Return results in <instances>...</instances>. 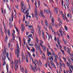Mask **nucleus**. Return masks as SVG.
<instances>
[{"instance_id":"46","label":"nucleus","mask_w":73,"mask_h":73,"mask_svg":"<svg viewBox=\"0 0 73 73\" xmlns=\"http://www.w3.org/2000/svg\"><path fill=\"white\" fill-rule=\"evenodd\" d=\"M21 56H22V57L24 56V53H23V52H22Z\"/></svg>"},{"instance_id":"23","label":"nucleus","mask_w":73,"mask_h":73,"mask_svg":"<svg viewBox=\"0 0 73 73\" xmlns=\"http://www.w3.org/2000/svg\"><path fill=\"white\" fill-rule=\"evenodd\" d=\"M45 24L46 26V27H48V22L47 21H46V20H45Z\"/></svg>"},{"instance_id":"62","label":"nucleus","mask_w":73,"mask_h":73,"mask_svg":"<svg viewBox=\"0 0 73 73\" xmlns=\"http://www.w3.org/2000/svg\"><path fill=\"white\" fill-rule=\"evenodd\" d=\"M28 54H29V57H30L31 56V53H30L29 52H27Z\"/></svg>"},{"instance_id":"11","label":"nucleus","mask_w":73,"mask_h":73,"mask_svg":"<svg viewBox=\"0 0 73 73\" xmlns=\"http://www.w3.org/2000/svg\"><path fill=\"white\" fill-rule=\"evenodd\" d=\"M35 17L36 18L37 20H38V17H37V11H35Z\"/></svg>"},{"instance_id":"27","label":"nucleus","mask_w":73,"mask_h":73,"mask_svg":"<svg viewBox=\"0 0 73 73\" xmlns=\"http://www.w3.org/2000/svg\"><path fill=\"white\" fill-rule=\"evenodd\" d=\"M10 46H11V43H10V42H9L8 43V48H10Z\"/></svg>"},{"instance_id":"50","label":"nucleus","mask_w":73,"mask_h":73,"mask_svg":"<svg viewBox=\"0 0 73 73\" xmlns=\"http://www.w3.org/2000/svg\"><path fill=\"white\" fill-rule=\"evenodd\" d=\"M13 40V41H15V37H13V39H11V40Z\"/></svg>"},{"instance_id":"41","label":"nucleus","mask_w":73,"mask_h":73,"mask_svg":"<svg viewBox=\"0 0 73 73\" xmlns=\"http://www.w3.org/2000/svg\"><path fill=\"white\" fill-rule=\"evenodd\" d=\"M15 28L17 30V32H19V29H18V28H17V27H15Z\"/></svg>"},{"instance_id":"26","label":"nucleus","mask_w":73,"mask_h":73,"mask_svg":"<svg viewBox=\"0 0 73 73\" xmlns=\"http://www.w3.org/2000/svg\"><path fill=\"white\" fill-rule=\"evenodd\" d=\"M28 56L26 55V59L27 62H28Z\"/></svg>"},{"instance_id":"33","label":"nucleus","mask_w":73,"mask_h":73,"mask_svg":"<svg viewBox=\"0 0 73 73\" xmlns=\"http://www.w3.org/2000/svg\"><path fill=\"white\" fill-rule=\"evenodd\" d=\"M9 25L10 27V28L12 27V23L11 22H10L9 23Z\"/></svg>"},{"instance_id":"16","label":"nucleus","mask_w":73,"mask_h":73,"mask_svg":"<svg viewBox=\"0 0 73 73\" xmlns=\"http://www.w3.org/2000/svg\"><path fill=\"white\" fill-rule=\"evenodd\" d=\"M5 58H6V57L5 56L2 57V61H5Z\"/></svg>"},{"instance_id":"63","label":"nucleus","mask_w":73,"mask_h":73,"mask_svg":"<svg viewBox=\"0 0 73 73\" xmlns=\"http://www.w3.org/2000/svg\"><path fill=\"white\" fill-rule=\"evenodd\" d=\"M29 28H32V27H33V26L32 25H30L29 26H28Z\"/></svg>"},{"instance_id":"25","label":"nucleus","mask_w":73,"mask_h":73,"mask_svg":"<svg viewBox=\"0 0 73 73\" xmlns=\"http://www.w3.org/2000/svg\"><path fill=\"white\" fill-rule=\"evenodd\" d=\"M43 28L44 29H45V31H48V29H47V28H45V25H44L43 26Z\"/></svg>"},{"instance_id":"37","label":"nucleus","mask_w":73,"mask_h":73,"mask_svg":"<svg viewBox=\"0 0 73 73\" xmlns=\"http://www.w3.org/2000/svg\"><path fill=\"white\" fill-rule=\"evenodd\" d=\"M8 67H8V65L7 64V65H6V68H7V72L8 71Z\"/></svg>"},{"instance_id":"57","label":"nucleus","mask_w":73,"mask_h":73,"mask_svg":"<svg viewBox=\"0 0 73 73\" xmlns=\"http://www.w3.org/2000/svg\"><path fill=\"white\" fill-rule=\"evenodd\" d=\"M59 32H60V33H62V31L61 29H59Z\"/></svg>"},{"instance_id":"64","label":"nucleus","mask_w":73,"mask_h":73,"mask_svg":"<svg viewBox=\"0 0 73 73\" xmlns=\"http://www.w3.org/2000/svg\"><path fill=\"white\" fill-rule=\"evenodd\" d=\"M38 29H41V27H40V26L38 25Z\"/></svg>"},{"instance_id":"6","label":"nucleus","mask_w":73,"mask_h":73,"mask_svg":"<svg viewBox=\"0 0 73 73\" xmlns=\"http://www.w3.org/2000/svg\"><path fill=\"white\" fill-rule=\"evenodd\" d=\"M52 26L53 27H55V25H54V18L53 17H52Z\"/></svg>"},{"instance_id":"13","label":"nucleus","mask_w":73,"mask_h":73,"mask_svg":"<svg viewBox=\"0 0 73 73\" xmlns=\"http://www.w3.org/2000/svg\"><path fill=\"white\" fill-rule=\"evenodd\" d=\"M7 32L8 33V35H9V36H11V33H10L9 29H8L7 30Z\"/></svg>"},{"instance_id":"40","label":"nucleus","mask_w":73,"mask_h":73,"mask_svg":"<svg viewBox=\"0 0 73 73\" xmlns=\"http://www.w3.org/2000/svg\"><path fill=\"white\" fill-rule=\"evenodd\" d=\"M42 43H39V44L40 45V46H42V47L43 46H44L42 45Z\"/></svg>"},{"instance_id":"52","label":"nucleus","mask_w":73,"mask_h":73,"mask_svg":"<svg viewBox=\"0 0 73 73\" xmlns=\"http://www.w3.org/2000/svg\"><path fill=\"white\" fill-rule=\"evenodd\" d=\"M8 55H9V54L8 53V52H7L6 53V56L7 57H8Z\"/></svg>"},{"instance_id":"38","label":"nucleus","mask_w":73,"mask_h":73,"mask_svg":"<svg viewBox=\"0 0 73 73\" xmlns=\"http://www.w3.org/2000/svg\"><path fill=\"white\" fill-rule=\"evenodd\" d=\"M67 52L68 53V54H69L70 55V51H69V50H67Z\"/></svg>"},{"instance_id":"22","label":"nucleus","mask_w":73,"mask_h":73,"mask_svg":"<svg viewBox=\"0 0 73 73\" xmlns=\"http://www.w3.org/2000/svg\"><path fill=\"white\" fill-rule=\"evenodd\" d=\"M42 48H43V50H44V51H45L46 49V47H45L44 46H43L42 47Z\"/></svg>"},{"instance_id":"53","label":"nucleus","mask_w":73,"mask_h":73,"mask_svg":"<svg viewBox=\"0 0 73 73\" xmlns=\"http://www.w3.org/2000/svg\"><path fill=\"white\" fill-rule=\"evenodd\" d=\"M49 29H50L51 30H53V29L51 26H50V27H49Z\"/></svg>"},{"instance_id":"28","label":"nucleus","mask_w":73,"mask_h":73,"mask_svg":"<svg viewBox=\"0 0 73 73\" xmlns=\"http://www.w3.org/2000/svg\"><path fill=\"white\" fill-rule=\"evenodd\" d=\"M38 49H39V51H40V52H42V51L41 50V48H40V46H38Z\"/></svg>"},{"instance_id":"7","label":"nucleus","mask_w":73,"mask_h":73,"mask_svg":"<svg viewBox=\"0 0 73 73\" xmlns=\"http://www.w3.org/2000/svg\"><path fill=\"white\" fill-rule=\"evenodd\" d=\"M66 1V5L67 7H69V0L68 1V2H67V0H65Z\"/></svg>"},{"instance_id":"31","label":"nucleus","mask_w":73,"mask_h":73,"mask_svg":"<svg viewBox=\"0 0 73 73\" xmlns=\"http://www.w3.org/2000/svg\"><path fill=\"white\" fill-rule=\"evenodd\" d=\"M30 41H31V38H29V40H28V42L29 44V43H30Z\"/></svg>"},{"instance_id":"29","label":"nucleus","mask_w":73,"mask_h":73,"mask_svg":"<svg viewBox=\"0 0 73 73\" xmlns=\"http://www.w3.org/2000/svg\"><path fill=\"white\" fill-rule=\"evenodd\" d=\"M31 50L32 52H35V48H34L33 47V49H32Z\"/></svg>"},{"instance_id":"32","label":"nucleus","mask_w":73,"mask_h":73,"mask_svg":"<svg viewBox=\"0 0 73 73\" xmlns=\"http://www.w3.org/2000/svg\"><path fill=\"white\" fill-rule=\"evenodd\" d=\"M56 63L57 66L58 67H59L60 66V64H59V63H58L57 62H56Z\"/></svg>"},{"instance_id":"58","label":"nucleus","mask_w":73,"mask_h":73,"mask_svg":"<svg viewBox=\"0 0 73 73\" xmlns=\"http://www.w3.org/2000/svg\"><path fill=\"white\" fill-rule=\"evenodd\" d=\"M54 40L55 41H57V39H56V37L55 36Z\"/></svg>"},{"instance_id":"55","label":"nucleus","mask_w":73,"mask_h":73,"mask_svg":"<svg viewBox=\"0 0 73 73\" xmlns=\"http://www.w3.org/2000/svg\"><path fill=\"white\" fill-rule=\"evenodd\" d=\"M29 46H33V44H29Z\"/></svg>"},{"instance_id":"59","label":"nucleus","mask_w":73,"mask_h":73,"mask_svg":"<svg viewBox=\"0 0 73 73\" xmlns=\"http://www.w3.org/2000/svg\"><path fill=\"white\" fill-rule=\"evenodd\" d=\"M12 35L13 36V37H15V33H13L12 34Z\"/></svg>"},{"instance_id":"60","label":"nucleus","mask_w":73,"mask_h":73,"mask_svg":"<svg viewBox=\"0 0 73 73\" xmlns=\"http://www.w3.org/2000/svg\"><path fill=\"white\" fill-rule=\"evenodd\" d=\"M50 58H51V59H52V60L53 61V56H51V57H50Z\"/></svg>"},{"instance_id":"10","label":"nucleus","mask_w":73,"mask_h":73,"mask_svg":"<svg viewBox=\"0 0 73 73\" xmlns=\"http://www.w3.org/2000/svg\"><path fill=\"white\" fill-rule=\"evenodd\" d=\"M43 12L41 10L40 14V17H44V15H43Z\"/></svg>"},{"instance_id":"54","label":"nucleus","mask_w":73,"mask_h":73,"mask_svg":"<svg viewBox=\"0 0 73 73\" xmlns=\"http://www.w3.org/2000/svg\"><path fill=\"white\" fill-rule=\"evenodd\" d=\"M65 29L66 31H68V28L66 26L65 27Z\"/></svg>"},{"instance_id":"5","label":"nucleus","mask_w":73,"mask_h":73,"mask_svg":"<svg viewBox=\"0 0 73 73\" xmlns=\"http://www.w3.org/2000/svg\"><path fill=\"white\" fill-rule=\"evenodd\" d=\"M50 62L51 63V65L52 66V67H53V68H55V69H56V67L55 66V64L53 63L52 61H50Z\"/></svg>"},{"instance_id":"14","label":"nucleus","mask_w":73,"mask_h":73,"mask_svg":"<svg viewBox=\"0 0 73 73\" xmlns=\"http://www.w3.org/2000/svg\"><path fill=\"white\" fill-rule=\"evenodd\" d=\"M38 33L39 34V36H41V30L39 29L38 31Z\"/></svg>"},{"instance_id":"42","label":"nucleus","mask_w":73,"mask_h":73,"mask_svg":"<svg viewBox=\"0 0 73 73\" xmlns=\"http://www.w3.org/2000/svg\"><path fill=\"white\" fill-rule=\"evenodd\" d=\"M61 52H62V53H63V54H65V53H64V51L63 50H61Z\"/></svg>"},{"instance_id":"43","label":"nucleus","mask_w":73,"mask_h":73,"mask_svg":"<svg viewBox=\"0 0 73 73\" xmlns=\"http://www.w3.org/2000/svg\"><path fill=\"white\" fill-rule=\"evenodd\" d=\"M62 63V65L63 66V67H64L65 68H66V67H65V64H64V63Z\"/></svg>"},{"instance_id":"12","label":"nucleus","mask_w":73,"mask_h":73,"mask_svg":"<svg viewBox=\"0 0 73 73\" xmlns=\"http://www.w3.org/2000/svg\"><path fill=\"white\" fill-rule=\"evenodd\" d=\"M30 67L31 70H33V71L34 72H35V70L34 69H33V67L32 65L31 64H30Z\"/></svg>"},{"instance_id":"15","label":"nucleus","mask_w":73,"mask_h":73,"mask_svg":"<svg viewBox=\"0 0 73 73\" xmlns=\"http://www.w3.org/2000/svg\"><path fill=\"white\" fill-rule=\"evenodd\" d=\"M22 59L21 62H23V60L24 61V60H25V56H22Z\"/></svg>"},{"instance_id":"51","label":"nucleus","mask_w":73,"mask_h":73,"mask_svg":"<svg viewBox=\"0 0 73 73\" xmlns=\"http://www.w3.org/2000/svg\"><path fill=\"white\" fill-rule=\"evenodd\" d=\"M1 10L2 11V12L3 14V15L4 14V13H3V8H1Z\"/></svg>"},{"instance_id":"48","label":"nucleus","mask_w":73,"mask_h":73,"mask_svg":"<svg viewBox=\"0 0 73 73\" xmlns=\"http://www.w3.org/2000/svg\"><path fill=\"white\" fill-rule=\"evenodd\" d=\"M68 62H69L70 64H71L72 65V64H71V60L70 59H68Z\"/></svg>"},{"instance_id":"21","label":"nucleus","mask_w":73,"mask_h":73,"mask_svg":"<svg viewBox=\"0 0 73 73\" xmlns=\"http://www.w3.org/2000/svg\"><path fill=\"white\" fill-rule=\"evenodd\" d=\"M8 39V36L7 35H6V37L5 39V42H6L7 41V40Z\"/></svg>"},{"instance_id":"47","label":"nucleus","mask_w":73,"mask_h":73,"mask_svg":"<svg viewBox=\"0 0 73 73\" xmlns=\"http://www.w3.org/2000/svg\"><path fill=\"white\" fill-rule=\"evenodd\" d=\"M41 24L42 25H44V22H43V21H42V20L41 21Z\"/></svg>"},{"instance_id":"39","label":"nucleus","mask_w":73,"mask_h":73,"mask_svg":"<svg viewBox=\"0 0 73 73\" xmlns=\"http://www.w3.org/2000/svg\"><path fill=\"white\" fill-rule=\"evenodd\" d=\"M38 5L40 6V1H38Z\"/></svg>"},{"instance_id":"30","label":"nucleus","mask_w":73,"mask_h":73,"mask_svg":"<svg viewBox=\"0 0 73 73\" xmlns=\"http://www.w3.org/2000/svg\"><path fill=\"white\" fill-rule=\"evenodd\" d=\"M28 16H29V13H27V14L26 15V19H28Z\"/></svg>"},{"instance_id":"56","label":"nucleus","mask_w":73,"mask_h":73,"mask_svg":"<svg viewBox=\"0 0 73 73\" xmlns=\"http://www.w3.org/2000/svg\"><path fill=\"white\" fill-rule=\"evenodd\" d=\"M70 67L72 69V70H73V66L72 65L70 66Z\"/></svg>"},{"instance_id":"3","label":"nucleus","mask_w":73,"mask_h":73,"mask_svg":"<svg viewBox=\"0 0 73 73\" xmlns=\"http://www.w3.org/2000/svg\"><path fill=\"white\" fill-rule=\"evenodd\" d=\"M23 3L24 2L22 1L21 4V11L23 13H24L25 11H26V6L24 7L23 9V7L24 6V4H23Z\"/></svg>"},{"instance_id":"4","label":"nucleus","mask_w":73,"mask_h":73,"mask_svg":"<svg viewBox=\"0 0 73 73\" xmlns=\"http://www.w3.org/2000/svg\"><path fill=\"white\" fill-rule=\"evenodd\" d=\"M63 59L64 60L65 62H66V64H67V66H68V67H69V64L68 62L66 61V59L65 57H63Z\"/></svg>"},{"instance_id":"45","label":"nucleus","mask_w":73,"mask_h":73,"mask_svg":"<svg viewBox=\"0 0 73 73\" xmlns=\"http://www.w3.org/2000/svg\"><path fill=\"white\" fill-rule=\"evenodd\" d=\"M18 61H19V63L20 64V63L21 62V61L20 60V57L19 58Z\"/></svg>"},{"instance_id":"9","label":"nucleus","mask_w":73,"mask_h":73,"mask_svg":"<svg viewBox=\"0 0 73 73\" xmlns=\"http://www.w3.org/2000/svg\"><path fill=\"white\" fill-rule=\"evenodd\" d=\"M44 12L45 13V12H46L47 14H49V13H51L50 12V9H48V10H44Z\"/></svg>"},{"instance_id":"18","label":"nucleus","mask_w":73,"mask_h":73,"mask_svg":"<svg viewBox=\"0 0 73 73\" xmlns=\"http://www.w3.org/2000/svg\"><path fill=\"white\" fill-rule=\"evenodd\" d=\"M47 53L48 57L49 56V55L50 56H51V55H52V52H47Z\"/></svg>"},{"instance_id":"1","label":"nucleus","mask_w":73,"mask_h":73,"mask_svg":"<svg viewBox=\"0 0 73 73\" xmlns=\"http://www.w3.org/2000/svg\"><path fill=\"white\" fill-rule=\"evenodd\" d=\"M16 50H15V54H17V58H19V56H20V47L19 44H16Z\"/></svg>"},{"instance_id":"19","label":"nucleus","mask_w":73,"mask_h":73,"mask_svg":"<svg viewBox=\"0 0 73 73\" xmlns=\"http://www.w3.org/2000/svg\"><path fill=\"white\" fill-rule=\"evenodd\" d=\"M54 11H56V14H58V10H57V8L56 7H55L54 8Z\"/></svg>"},{"instance_id":"2","label":"nucleus","mask_w":73,"mask_h":73,"mask_svg":"<svg viewBox=\"0 0 73 73\" xmlns=\"http://www.w3.org/2000/svg\"><path fill=\"white\" fill-rule=\"evenodd\" d=\"M14 64L15 66V70H16H16H17V69L18 68V64H19V61H18V60H17V63L16 60H15Z\"/></svg>"},{"instance_id":"8","label":"nucleus","mask_w":73,"mask_h":73,"mask_svg":"<svg viewBox=\"0 0 73 73\" xmlns=\"http://www.w3.org/2000/svg\"><path fill=\"white\" fill-rule=\"evenodd\" d=\"M25 30V27H24L23 24H22L21 26V31L22 32H23Z\"/></svg>"},{"instance_id":"20","label":"nucleus","mask_w":73,"mask_h":73,"mask_svg":"<svg viewBox=\"0 0 73 73\" xmlns=\"http://www.w3.org/2000/svg\"><path fill=\"white\" fill-rule=\"evenodd\" d=\"M6 53H7V51H6V48H5V47H4V53L5 54H6Z\"/></svg>"},{"instance_id":"34","label":"nucleus","mask_w":73,"mask_h":73,"mask_svg":"<svg viewBox=\"0 0 73 73\" xmlns=\"http://www.w3.org/2000/svg\"><path fill=\"white\" fill-rule=\"evenodd\" d=\"M11 18L12 19V21H13V13L12 14Z\"/></svg>"},{"instance_id":"44","label":"nucleus","mask_w":73,"mask_h":73,"mask_svg":"<svg viewBox=\"0 0 73 73\" xmlns=\"http://www.w3.org/2000/svg\"><path fill=\"white\" fill-rule=\"evenodd\" d=\"M63 48H64V50H65V51H66V47L64 46Z\"/></svg>"},{"instance_id":"24","label":"nucleus","mask_w":73,"mask_h":73,"mask_svg":"<svg viewBox=\"0 0 73 73\" xmlns=\"http://www.w3.org/2000/svg\"><path fill=\"white\" fill-rule=\"evenodd\" d=\"M39 62L40 63V65L41 66H42V62H41V61L40 60H39Z\"/></svg>"},{"instance_id":"61","label":"nucleus","mask_w":73,"mask_h":73,"mask_svg":"<svg viewBox=\"0 0 73 73\" xmlns=\"http://www.w3.org/2000/svg\"><path fill=\"white\" fill-rule=\"evenodd\" d=\"M29 11L28 10H27L24 13V15H25L26 13H27Z\"/></svg>"},{"instance_id":"17","label":"nucleus","mask_w":73,"mask_h":73,"mask_svg":"<svg viewBox=\"0 0 73 73\" xmlns=\"http://www.w3.org/2000/svg\"><path fill=\"white\" fill-rule=\"evenodd\" d=\"M69 70H68V72L69 73H72L73 72V71H72V70L71 69V68L69 67Z\"/></svg>"},{"instance_id":"35","label":"nucleus","mask_w":73,"mask_h":73,"mask_svg":"<svg viewBox=\"0 0 73 73\" xmlns=\"http://www.w3.org/2000/svg\"><path fill=\"white\" fill-rule=\"evenodd\" d=\"M62 62H60L59 64H60V66H62V67H63V66H62Z\"/></svg>"},{"instance_id":"36","label":"nucleus","mask_w":73,"mask_h":73,"mask_svg":"<svg viewBox=\"0 0 73 73\" xmlns=\"http://www.w3.org/2000/svg\"><path fill=\"white\" fill-rule=\"evenodd\" d=\"M62 15V17L63 20H65V17H64V14H63Z\"/></svg>"},{"instance_id":"49","label":"nucleus","mask_w":73,"mask_h":73,"mask_svg":"<svg viewBox=\"0 0 73 73\" xmlns=\"http://www.w3.org/2000/svg\"><path fill=\"white\" fill-rule=\"evenodd\" d=\"M59 68L60 69V71H62V68H61V66H60L59 67Z\"/></svg>"}]
</instances>
